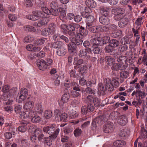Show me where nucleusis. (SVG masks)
<instances>
[{
    "mask_svg": "<svg viewBox=\"0 0 147 147\" xmlns=\"http://www.w3.org/2000/svg\"><path fill=\"white\" fill-rule=\"evenodd\" d=\"M34 40V38L32 36L29 35L25 37L24 39V42L27 43H29L33 41Z\"/></svg>",
    "mask_w": 147,
    "mask_h": 147,
    "instance_id": "obj_48",
    "label": "nucleus"
},
{
    "mask_svg": "<svg viewBox=\"0 0 147 147\" xmlns=\"http://www.w3.org/2000/svg\"><path fill=\"white\" fill-rule=\"evenodd\" d=\"M22 107L21 105L16 106L14 109V110L16 113L18 114L19 116L22 117H23V114L24 112L22 111Z\"/></svg>",
    "mask_w": 147,
    "mask_h": 147,
    "instance_id": "obj_24",
    "label": "nucleus"
},
{
    "mask_svg": "<svg viewBox=\"0 0 147 147\" xmlns=\"http://www.w3.org/2000/svg\"><path fill=\"white\" fill-rule=\"evenodd\" d=\"M96 41L94 39H92L90 40V42L92 45V47L94 48L92 51L95 54H98L102 52L101 49L98 47V45H100V44H97Z\"/></svg>",
    "mask_w": 147,
    "mask_h": 147,
    "instance_id": "obj_11",
    "label": "nucleus"
},
{
    "mask_svg": "<svg viewBox=\"0 0 147 147\" xmlns=\"http://www.w3.org/2000/svg\"><path fill=\"white\" fill-rule=\"evenodd\" d=\"M26 31L31 32H34L36 31L35 28L32 26L30 25H27L24 27Z\"/></svg>",
    "mask_w": 147,
    "mask_h": 147,
    "instance_id": "obj_45",
    "label": "nucleus"
},
{
    "mask_svg": "<svg viewBox=\"0 0 147 147\" xmlns=\"http://www.w3.org/2000/svg\"><path fill=\"white\" fill-rule=\"evenodd\" d=\"M78 58L77 57H76L74 59V64L76 65L74 66V68L76 69L79 67L78 66L82 64L83 62V60L81 59H79L78 60Z\"/></svg>",
    "mask_w": 147,
    "mask_h": 147,
    "instance_id": "obj_29",
    "label": "nucleus"
},
{
    "mask_svg": "<svg viewBox=\"0 0 147 147\" xmlns=\"http://www.w3.org/2000/svg\"><path fill=\"white\" fill-rule=\"evenodd\" d=\"M48 22L47 18L45 17L42 18L38 22V23H36L35 25L38 27H40L42 26H43L46 24Z\"/></svg>",
    "mask_w": 147,
    "mask_h": 147,
    "instance_id": "obj_28",
    "label": "nucleus"
},
{
    "mask_svg": "<svg viewBox=\"0 0 147 147\" xmlns=\"http://www.w3.org/2000/svg\"><path fill=\"white\" fill-rule=\"evenodd\" d=\"M35 45L34 44V45L32 44H29L27 45L26 47V49L29 51H34L35 50Z\"/></svg>",
    "mask_w": 147,
    "mask_h": 147,
    "instance_id": "obj_51",
    "label": "nucleus"
},
{
    "mask_svg": "<svg viewBox=\"0 0 147 147\" xmlns=\"http://www.w3.org/2000/svg\"><path fill=\"white\" fill-rule=\"evenodd\" d=\"M35 126H30L28 129L30 132H34L32 136L31 137L32 141L35 142V140H36L37 138L39 140L43 139L44 137L42 130L39 128L35 129Z\"/></svg>",
    "mask_w": 147,
    "mask_h": 147,
    "instance_id": "obj_1",
    "label": "nucleus"
},
{
    "mask_svg": "<svg viewBox=\"0 0 147 147\" xmlns=\"http://www.w3.org/2000/svg\"><path fill=\"white\" fill-rule=\"evenodd\" d=\"M57 11L58 15L59 16V18L60 20H62L65 18L66 11L63 8L59 7L57 9Z\"/></svg>",
    "mask_w": 147,
    "mask_h": 147,
    "instance_id": "obj_21",
    "label": "nucleus"
},
{
    "mask_svg": "<svg viewBox=\"0 0 147 147\" xmlns=\"http://www.w3.org/2000/svg\"><path fill=\"white\" fill-rule=\"evenodd\" d=\"M100 13L103 16H107L110 13V9L108 6H103L100 7Z\"/></svg>",
    "mask_w": 147,
    "mask_h": 147,
    "instance_id": "obj_16",
    "label": "nucleus"
},
{
    "mask_svg": "<svg viewBox=\"0 0 147 147\" xmlns=\"http://www.w3.org/2000/svg\"><path fill=\"white\" fill-rule=\"evenodd\" d=\"M60 120L62 121H67V114L65 113L61 114L60 116Z\"/></svg>",
    "mask_w": 147,
    "mask_h": 147,
    "instance_id": "obj_47",
    "label": "nucleus"
},
{
    "mask_svg": "<svg viewBox=\"0 0 147 147\" xmlns=\"http://www.w3.org/2000/svg\"><path fill=\"white\" fill-rule=\"evenodd\" d=\"M99 32L107 31L109 30V28L106 26H99Z\"/></svg>",
    "mask_w": 147,
    "mask_h": 147,
    "instance_id": "obj_60",
    "label": "nucleus"
},
{
    "mask_svg": "<svg viewBox=\"0 0 147 147\" xmlns=\"http://www.w3.org/2000/svg\"><path fill=\"white\" fill-rule=\"evenodd\" d=\"M50 6L51 7V9H56L58 6V5L56 2L53 1L51 2L50 4Z\"/></svg>",
    "mask_w": 147,
    "mask_h": 147,
    "instance_id": "obj_53",
    "label": "nucleus"
},
{
    "mask_svg": "<svg viewBox=\"0 0 147 147\" xmlns=\"http://www.w3.org/2000/svg\"><path fill=\"white\" fill-rule=\"evenodd\" d=\"M87 28L92 32H99V26H87Z\"/></svg>",
    "mask_w": 147,
    "mask_h": 147,
    "instance_id": "obj_36",
    "label": "nucleus"
},
{
    "mask_svg": "<svg viewBox=\"0 0 147 147\" xmlns=\"http://www.w3.org/2000/svg\"><path fill=\"white\" fill-rule=\"evenodd\" d=\"M76 45L72 42L70 43L68 45V50L70 53H72L76 50Z\"/></svg>",
    "mask_w": 147,
    "mask_h": 147,
    "instance_id": "obj_33",
    "label": "nucleus"
},
{
    "mask_svg": "<svg viewBox=\"0 0 147 147\" xmlns=\"http://www.w3.org/2000/svg\"><path fill=\"white\" fill-rule=\"evenodd\" d=\"M55 125L53 124L50 126H47L43 128V131L49 134L52 135L55 129Z\"/></svg>",
    "mask_w": 147,
    "mask_h": 147,
    "instance_id": "obj_18",
    "label": "nucleus"
},
{
    "mask_svg": "<svg viewBox=\"0 0 147 147\" xmlns=\"http://www.w3.org/2000/svg\"><path fill=\"white\" fill-rule=\"evenodd\" d=\"M17 89L15 87H11L9 86L5 85L2 86V91L8 97L13 95L17 91Z\"/></svg>",
    "mask_w": 147,
    "mask_h": 147,
    "instance_id": "obj_2",
    "label": "nucleus"
},
{
    "mask_svg": "<svg viewBox=\"0 0 147 147\" xmlns=\"http://www.w3.org/2000/svg\"><path fill=\"white\" fill-rule=\"evenodd\" d=\"M95 40L97 44H100V45H102L108 42L109 38L107 36H105L102 38L98 37L97 38H93Z\"/></svg>",
    "mask_w": 147,
    "mask_h": 147,
    "instance_id": "obj_13",
    "label": "nucleus"
},
{
    "mask_svg": "<svg viewBox=\"0 0 147 147\" xmlns=\"http://www.w3.org/2000/svg\"><path fill=\"white\" fill-rule=\"evenodd\" d=\"M142 17H139L137 19V20L136 21V24L138 26L141 25L142 24Z\"/></svg>",
    "mask_w": 147,
    "mask_h": 147,
    "instance_id": "obj_63",
    "label": "nucleus"
},
{
    "mask_svg": "<svg viewBox=\"0 0 147 147\" xmlns=\"http://www.w3.org/2000/svg\"><path fill=\"white\" fill-rule=\"evenodd\" d=\"M34 103L32 101L26 102L24 105L23 109L24 111H28L32 110L34 107Z\"/></svg>",
    "mask_w": 147,
    "mask_h": 147,
    "instance_id": "obj_15",
    "label": "nucleus"
},
{
    "mask_svg": "<svg viewBox=\"0 0 147 147\" xmlns=\"http://www.w3.org/2000/svg\"><path fill=\"white\" fill-rule=\"evenodd\" d=\"M66 49L63 47L57 49V55L60 56H63L66 53Z\"/></svg>",
    "mask_w": 147,
    "mask_h": 147,
    "instance_id": "obj_27",
    "label": "nucleus"
},
{
    "mask_svg": "<svg viewBox=\"0 0 147 147\" xmlns=\"http://www.w3.org/2000/svg\"><path fill=\"white\" fill-rule=\"evenodd\" d=\"M48 28L44 29L41 32V33L42 35L47 36L50 34H51V31Z\"/></svg>",
    "mask_w": 147,
    "mask_h": 147,
    "instance_id": "obj_40",
    "label": "nucleus"
},
{
    "mask_svg": "<svg viewBox=\"0 0 147 147\" xmlns=\"http://www.w3.org/2000/svg\"><path fill=\"white\" fill-rule=\"evenodd\" d=\"M137 95L140 97H142L146 95V93L142 91L140 89H137Z\"/></svg>",
    "mask_w": 147,
    "mask_h": 147,
    "instance_id": "obj_52",
    "label": "nucleus"
},
{
    "mask_svg": "<svg viewBox=\"0 0 147 147\" xmlns=\"http://www.w3.org/2000/svg\"><path fill=\"white\" fill-rule=\"evenodd\" d=\"M38 68L41 70H44L47 68V66L46 62L43 60H38L37 63Z\"/></svg>",
    "mask_w": 147,
    "mask_h": 147,
    "instance_id": "obj_17",
    "label": "nucleus"
},
{
    "mask_svg": "<svg viewBox=\"0 0 147 147\" xmlns=\"http://www.w3.org/2000/svg\"><path fill=\"white\" fill-rule=\"evenodd\" d=\"M118 123L121 125H125L128 121L127 117L125 115H122L118 117L117 119Z\"/></svg>",
    "mask_w": 147,
    "mask_h": 147,
    "instance_id": "obj_14",
    "label": "nucleus"
},
{
    "mask_svg": "<svg viewBox=\"0 0 147 147\" xmlns=\"http://www.w3.org/2000/svg\"><path fill=\"white\" fill-rule=\"evenodd\" d=\"M35 16L37 17V19L38 20L40 18H44L46 17V16L42 13L41 11H36L35 12Z\"/></svg>",
    "mask_w": 147,
    "mask_h": 147,
    "instance_id": "obj_39",
    "label": "nucleus"
},
{
    "mask_svg": "<svg viewBox=\"0 0 147 147\" xmlns=\"http://www.w3.org/2000/svg\"><path fill=\"white\" fill-rule=\"evenodd\" d=\"M42 13H44L45 15L46 14H49L50 13V10L49 9L46 7H42Z\"/></svg>",
    "mask_w": 147,
    "mask_h": 147,
    "instance_id": "obj_58",
    "label": "nucleus"
},
{
    "mask_svg": "<svg viewBox=\"0 0 147 147\" xmlns=\"http://www.w3.org/2000/svg\"><path fill=\"white\" fill-rule=\"evenodd\" d=\"M119 44V42L116 39H113L110 40L109 42V45L112 47H117Z\"/></svg>",
    "mask_w": 147,
    "mask_h": 147,
    "instance_id": "obj_34",
    "label": "nucleus"
},
{
    "mask_svg": "<svg viewBox=\"0 0 147 147\" xmlns=\"http://www.w3.org/2000/svg\"><path fill=\"white\" fill-rule=\"evenodd\" d=\"M92 54L91 49L88 48L80 50L78 52V55L81 58H84L86 57L88 58H90V54Z\"/></svg>",
    "mask_w": 147,
    "mask_h": 147,
    "instance_id": "obj_6",
    "label": "nucleus"
},
{
    "mask_svg": "<svg viewBox=\"0 0 147 147\" xmlns=\"http://www.w3.org/2000/svg\"><path fill=\"white\" fill-rule=\"evenodd\" d=\"M4 137L6 139L9 140L12 137V135L8 131L4 133Z\"/></svg>",
    "mask_w": 147,
    "mask_h": 147,
    "instance_id": "obj_54",
    "label": "nucleus"
},
{
    "mask_svg": "<svg viewBox=\"0 0 147 147\" xmlns=\"http://www.w3.org/2000/svg\"><path fill=\"white\" fill-rule=\"evenodd\" d=\"M3 109L4 111L8 112H11L13 111V107L9 105L5 106Z\"/></svg>",
    "mask_w": 147,
    "mask_h": 147,
    "instance_id": "obj_59",
    "label": "nucleus"
},
{
    "mask_svg": "<svg viewBox=\"0 0 147 147\" xmlns=\"http://www.w3.org/2000/svg\"><path fill=\"white\" fill-rule=\"evenodd\" d=\"M40 118L38 116H34L32 118L31 121L33 123H38L40 122Z\"/></svg>",
    "mask_w": 147,
    "mask_h": 147,
    "instance_id": "obj_50",
    "label": "nucleus"
},
{
    "mask_svg": "<svg viewBox=\"0 0 147 147\" xmlns=\"http://www.w3.org/2000/svg\"><path fill=\"white\" fill-rule=\"evenodd\" d=\"M105 90L104 85L102 83H99L98 84V92L101 93V91H104Z\"/></svg>",
    "mask_w": 147,
    "mask_h": 147,
    "instance_id": "obj_56",
    "label": "nucleus"
},
{
    "mask_svg": "<svg viewBox=\"0 0 147 147\" xmlns=\"http://www.w3.org/2000/svg\"><path fill=\"white\" fill-rule=\"evenodd\" d=\"M79 28L80 33H77L76 34V36L78 37L79 38H83L86 36L88 34V31L85 29L84 27L82 26L78 27Z\"/></svg>",
    "mask_w": 147,
    "mask_h": 147,
    "instance_id": "obj_12",
    "label": "nucleus"
},
{
    "mask_svg": "<svg viewBox=\"0 0 147 147\" xmlns=\"http://www.w3.org/2000/svg\"><path fill=\"white\" fill-rule=\"evenodd\" d=\"M114 129L113 124L111 122H108L103 128V130L104 132L106 133H112Z\"/></svg>",
    "mask_w": 147,
    "mask_h": 147,
    "instance_id": "obj_9",
    "label": "nucleus"
},
{
    "mask_svg": "<svg viewBox=\"0 0 147 147\" xmlns=\"http://www.w3.org/2000/svg\"><path fill=\"white\" fill-rule=\"evenodd\" d=\"M121 65L119 63H114L112 66V69L113 70H117L119 69L121 67Z\"/></svg>",
    "mask_w": 147,
    "mask_h": 147,
    "instance_id": "obj_49",
    "label": "nucleus"
},
{
    "mask_svg": "<svg viewBox=\"0 0 147 147\" xmlns=\"http://www.w3.org/2000/svg\"><path fill=\"white\" fill-rule=\"evenodd\" d=\"M63 45V43L62 42L58 41L53 43L52 47L55 49H58L62 47Z\"/></svg>",
    "mask_w": 147,
    "mask_h": 147,
    "instance_id": "obj_38",
    "label": "nucleus"
},
{
    "mask_svg": "<svg viewBox=\"0 0 147 147\" xmlns=\"http://www.w3.org/2000/svg\"><path fill=\"white\" fill-rule=\"evenodd\" d=\"M52 116V112L50 110H46L44 114V117L46 119H49Z\"/></svg>",
    "mask_w": 147,
    "mask_h": 147,
    "instance_id": "obj_41",
    "label": "nucleus"
},
{
    "mask_svg": "<svg viewBox=\"0 0 147 147\" xmlns=\"http://www.w3.org/2000/svg\"><path fill=\"white\" fill-rule=\"evenodd\" d=\"M86 20L87 22V26H91L93 24L94 22V18L92 16H89L86 17Z\"/></svg>",
    "mask_w": 147,
    "mask_h": 147,
    "instance_id": "obj_25",
    "label": "nucleus"
},
{
    "mask_svg": "<svg viewBox=\"0 0 147 147\" xmlns=\"http://www.w3.org/2000/svg\"><path fill=\"white\" fill-rule=\"evenodd\" d=\"M46 39L45 38H41L37 40L35 42L34 44L35 45H41L45 42Z\"/></svg>",
    "mask_w": 147,
    "mask_h": 147,
    "instance_id": "obj_42",
    "label": "nucleus"
},
{
    "mask_svg": "<svg viewBox=\"0 0 147 147\" xmlns=\"http://www.w3.org/2000/svg\"><path fill=\"white\" fill-rule=\"evenodd\" d=\"M93 102L96 107H98L100 105V102L98 98H95L93 100Z\"/></svg>",
    "mask_w": 147,
    "mask_h": 147,
    "instance_id": "obj_64",
    "label": "nucleus"
},
{
    "mask_svg": "<svg viewBox=\"0 0 147 147\" xmlns=\"http://www.w3.org/2000/svg\"><path fill=\"white\" fill-rule=\"evenodd\" d=\"M35 110L38 113L40 114L42 112L43 109L40 104H38L36 105V107H35Z\"/></svg>",
    "mask_w": 147,
    "mask_h": 147,
    "instance_id": "obj_44",
    "label": "nucleus"
},
{
    "mask_svg": "<svg viewBox=\"0 0 147 147\" xmlns=\"http://www.w3.org/2000/svg\"><path fill=\"white\" fill-rule=\"evenodd\" d=\"M119 135L122 137H126L127 135V130L125 129H122L120 130Z\"/></svg>",
    "mask_w": 147,
    "mask_h": 147,
    "instance_id": "obj_43",
    "label": "nucleus"
},
{
    "mask_svg": "<svg viewBox=\"0 0 147 147\" xmlns=\"http://www.w3.org/2000/svg\"><path fill=\"white\" fill-rule=\"evenodd\" d=\"M75 27L78 28V27H80V25L75 24L74 25L70 24L67 26V30H68V33L70 36H73L77 34V32L75 31Z\"/></svg>",
    "mask_w": 147,
    "mask_h": 147,
    "instance_id": "obj_8",
    "label": "nucleus"
},
{
    "mask_svg": "<svg viewBox=\"0 0 147 147\" xmlns=\"http://www.w3.org/2000/svg\"><path fill=\"white\" fill-rule=\"evenodd\" d=\"M28 93V90L26 88H23L21 89L18 94L19 102L24 101Z\"/></svg>",
    "mask_w": 147,
    "mask_h": 147,
    "instance_id": "obj_7",
    "label": "nucleus"
},
{
    "mask_svg": "<svg viewBox=\"0 0 147 147\" xmlns=\"http://www.w3.org/2000/svg\"><path fill=\"white\" fill-rule=\"evenodd\" d=\"M78 115V112L75 110H72L69 113V115L70 117L73 119L77 117Z\"/></svg>",
    "mask_w": 147,
    "mask_h": 147,
    "instance_id": "obj_37",
    "label": "nucleus"
},
{
    "mask_svg": "<svg viewBox=\"0 0 147 147\" xmlns=\"http://www.w3.org/2000/svg\"><path fill=\"white\" fill-rule=\"evenodd\" d=\"M76 34L74 36L75 37H73L71 38V40L72 42H73L76 45H80L82 44L83 42V40L82 39L83 38H79L78 37L76 36Z\"/></svg>",
    "mask_w": 147,
    "mask_h": 147,
    "instance_id": "obj_22",
    "label": "nucleus"
},
{
    "mask_svg": "<svg viewBox=\"0 0 147 147\" xmlns=\"http://www.w3.org/2000/svg\"><path fill=\"white\" fill-rule=\"evenodd\" d=\"M105 59L107 60V64L109 65L112 66L115 63L114 59L110 56L106 57Z\"/></svg>",
    "mask_w": 147,
    "mask_h": 147,
    "instance_id": "obj_32",
    "label": "nucleus"
},
{
    "mask_svg": "<svg viewBox=\"0 0 147 147\" xmlns=\"http://www.w3.org/2000/svg\"><path fill=\"white\" fill-rule=\"evenodd\" d=\"M60 129L59 128H57L52 135L49 136V137L45 138V142L49 146H50L52 144L53 140L56 138L59 132Z\"/></svg>",
    "mask_w": 147,
    "mask_h": 147,
    "instance_id": "obj_5",
    "label": "nucleus"
},
{
    "mask_svg": "<svg viewBox=\"0 0 147 147\" xmlns=\"http://www.w3.org/2000/svg\"><path fill=\"white\" fill-rule=\"evenodd\" d=\"M120 76L122 78H127L129 76V73L127 71H123L120 73Z\"/></svg>",
    "mask_w": 147,
    "mask_h": 147,
    "instance_id": "obj_61",
    "label": "nucleus"
},
{
    "mask_svg": "<svg viewBox=\"0 0 147 147\" xmlns=\"http://www.w3.org/2000/svg\"><path fill=\"white\" fill-rule=\"evenodd\" d=\"M56 27L54 24H51L49 25V29H50L51 31V34H54L55 32Z\"/></svg>",
    "mask_w": 147,
    "mask_h": 147,
    "instance_id": "obj_46",
    "label": "nucleus"
},
{
    "mask_svg": "<svg viewBox=\"0 0 147 147\" xmlns=\"http://www.w3.org/2000/svg\"><path fill=\"white\" fill-rule=\"evenodd\" d=\"M27 19L32 20H37V17L35 16V14L34 15H29L26 16Z\"/></svg>",
    "mask_w": 147,
    "mask_h": 147,
    "instance_id": "obj_57",
    "label": "nucleus"
},
{
    "mask_svg": "<svg viewBox=\"0 0 147 147\" xmlns=\"http://www.w3.org/2000/svg\"><path fill=\"white\" fill-rule=\"evenodd\" d=\"M121 45H120L119 47V50L120 52H123L125 51L128 49L127 46L125 44H123V42L121 41Z\"/></svg>",
    "mask_w": 147,
    "mask_h": 147,
    "instance_id": "obj_35",
    "label": "nucleus"
},
{
    "mask_svg": "<svg viewBox=\"0 0 147 147\" xmlns=\"http://www.w3.org/2000/svg\"><path fill=\"white\" fill-rule=\"evenodd\" d=\"M95 98L92 95H89L85 99V101L88 102H91L92 101H93Z\"/></svg>",
    "mask_w": 147,
    "mask_h": 147,
    "instance_id": "obj_55",
    "label": "nucleus"
},
{
    "mask_svg": "<svg viewBox=\"0 0 147 147\" xmlns=\"http://www.w3.org/2000/svg\"><path fill=\"white\" fill-rule=\"evenodd\" d=\"M106 87L109 91H112L113 90L114 87H118L119 85L118 80L115 79H113L111 81L109 78L107 79L106 81Z\"/></svg>",
    "mask_w": 147,
    "mask_h": 147,
    "instance_id": "obj_3",
    "label": "nucleus"
},
{
    "mask_svg": "<svg viewBox=\"0 0 147 147\" xmlns=\"http://www.w3.org/2000/svg\"><path fill=\"white\" fill-rule=\"evenodd\" d=\"M85 3L88 6L92 8L95 7L96 5V2L93 0H86Z\"/></svg>",
    "mask_w": 147,
    "mask_h": 147,
    "instance_id": "obj_30",
    "label": "nucleus"
},
{
    "mask_svg": "<svg viewBox=\"0 0 147 147\" xmlns=\"http://www.w3.org/2000/svg\"><path fill=\"white\" fill-rule=\"evenodd\" d=\"M111 12L114 15V18L116 20H119L123 17L124 11L121 8H113Z\"/></svg>",
    "mask_w": 147,
    "mask_h": 147,
    "instance_id": "obj_4",
    "label": "nucleus"
},
{
    "mask_svg": "<svg viewBox=\"0 0 147 147\" xmlns=\"http://www.w3.org/2000/svg\"><path fill=\"white\" fill-rule=\"evenodd\" d=\"M70 96L69 93H65L62 96L61 99L59 101V104L61 106H63L68 101Z\"/></svg>",
    "mask_w": 147,
    "mask_h": 147,
    "instance_id": "obj_10",
    "label": "nucleus"
},
{
    "mask_svg": "<svg viewBox=\"0 0 147 147\" xmlns=\"http://www.w3.org/2000/svg\"><path fill=\"white\" fill-rule=\"evenodd\" d=\"M119 22L118 25L121 28H123L125 27L128 24V19L127 18H122L121 19Z\"/></svg>",
    "mask_w": 147,
    "mask_h": 147,
    "instance_id": "obj_26",
    "label": "nucleus"
},
{
    "mask_svg": "<svg viewBox=\"0 0 147 147\" xmlns=\"http://www.w3.org/2000/svg\"><path fill=\"white\" fill-rule=\"evenodd\" d=\"M35 115V112L34 111L30 110V111H26L24 113L23 115V118L28 117L29 118H31Z\"/></svg>",
    "mask_w": 147,
    "mask_h": 147,
    "instance_id": "obj_23",
    "label": "nucleus"
},
{
    "mask_svg": "<svg viewBox=\"0 0 147 147\" xmlns=\"http://www.w3.org/2000/svg\"><path fill=\"white\" fill-rule=\"evenodd\" d=\"M87 108L88 112H91L93 111L94 109V107L92 104L90 103H89L88 104Z\"/></svg>",
    "mask_w": 147,
    "mask_h": 147,
    "instance_id": "obj_62",
    "label": "nucleus"
},
{
    "mask_svg": "<svg viewBox=\"0 0 147 147\" xmlns=\"http://www.w3.org/2000/svg\"><path fill=\"white\" fill-rule=\"evenodd\" d=\"M126 144L125 142L121 140H117L114 142L113 143V145L115 146H122Z\"/></svg>",
    "mask_w": 147,
    "mask_h": 147,
    "instance_id": "obj_31",
    "label": "nucleus"
},
{
    "mask_svg": "<svg viewBox=\"0 0 147 147\" xmlns=\"http://www.w3.org/2000/svg\"><path fill=\"white\" fill-rule=\"evenodd\" d=\"M102 121L99 117H97L93 120L92 123V128L94 130L98 125L102 124Z\"/></svg>",
    "mask_w": 147,
    "mask_h": 147,
    "instance_id": "obj_19",
    "label": "nucleus"
},
{
    "mask_svg": "<svg viewBox=\"0 0 147 147\" xmlns=\"http://www.w3.org/2000/svg\"><path fill=\"white\" fill-rule=\"evenodd\" d=\"M106 16H102L99 19L100 22L105 25H108L110 23L109 19Z\"/></svg>",
    "mask_w": 147,
    "mask_h": 147,
    "instance_id": "obj_20",
    "label": "nucleus"
}]
</instances>
